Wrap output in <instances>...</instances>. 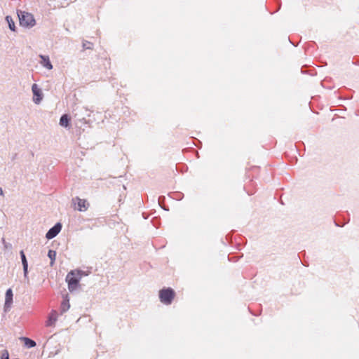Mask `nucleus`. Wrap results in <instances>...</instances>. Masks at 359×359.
I'll use <instances>...</instances> for the list:
<instances>
[{
    "mask_svg": "<svg viewBox=\"0 0 359 359\" xmlns=\"http://www.w3.org/2000/svg\"><path fill=\"white\" fill-rule=\"evenodd\" d=\"M158 295L160 301L163 304L170 305L175 297V292L171 287H164L159 291Z\"/></svg>",
    "mask_w": 359,
    "mask_h": 359,
    "instance_id": "7ed1b4c3",
    "label": "nucleus"
},
{
    "mask_svg": "<svg viewBox=\"0 0 359 359\" xmlns=\"http://www.w3.org/2000/svg\"><path fill=\"white\" fill-rule=\"evenodd\" d=\"M70 307V304L69 302V299H67V297H66L62 302L60 305V312L62 314L63 313H65L67 311L69 310Z\"/></svg>",
    "mask_w": 359,
    "mask_h": 359,
    "instance_id": "ddd939ff",
    "label": "nucleus"
},
{
    "mask_svg": "<svg viewBox=\"0 0 359 359\" xmlns=\"http://www.w3.org/2000/svg\"><path fill=\"white\" fill-rule=\"evenodd\" d=\"M20 339L24 341L25 346L29 348H33L36 345L33 339L28 337H22Z\"/></svg>",
    "mask_w": 359,
    "mask_h": 359,
    "instance_id": "f8f14e48",
    "label": "nucleus"
},
{
    "mask_svg": "<svg viewBox=\"0 0 359 359\" xmlns=\"http://www.w3.org/2000/svg\"><path fill=\"white\" fill-rule=\"evenodd\" d=\"M3 195V190L0 187V196Z\"/></svg>",
    "mask_w": 359,
    "mask_h": 359,
    "instance_id": "aec40b11",
    "label": "nucleus"
},
{
    "mask_svg": "<svg viewBox=\"0 0 359 359\" xmlns=\"http://www.w3.org/2000/svg\"><path fill=\"white\" fill-rule=\"evenodd\" d=\"M70 117L68 114H65L61 116L60 118V125L65 128H68L70 126Z\"/></svg>",
    "mask_w": 359,
    "mask_h": 359,
    "instance_id": "9b49d317",
    "label": "nucleus"
},
{
    "mask_svg": "<svg viewBox=\"0 0 359 359\" xmlns=\"http://www.w3.org/2000/svg\"><path fill=\"white\" fill-rule=\"evenodd\" d=\"M57 320V312L55 311H53L48 316V320L46 322V326L51 327L53 326Z\"/></svg>",
    "mask_w": 359,
    "mask_h": 359,
    "instance_id": "9d476101",
    "label": "nucleus"
},
{
    "mask_svg": "<svg viewBox=\"0 0 359 359\" xmlns=\"http://www.w3.org/2000/svg\"><path fill=\"white\" fill-rule=\"evenodd\" d=\"M74 116H75V117H78V118H77V119H78L79 121H83V123H87V121L86 120V118H85V117H83V118H80L79 117V114H78L77 113H76V114H74Z\"/></svg>",
    "mask_w": 359,
    "mask_h": 359,
    "instance_id": "6ab92c4d",
    "label": "nucleus"
},
{
    "mask_svg": "<svg viewBox=\"0 0 359 359\" xmlns=\"http://www.w3.org/2000/svg\"><path fill=\"white\" fill-rule=\"evenodd\" d=\"M32 90L34 95L33 101L35 104H39L43 100V93L38 87L37 84L34 83L32 86Z\"/></svg>",
    "mask_w": 359,
    "mask_h": 359,
    "instance_id": "39448f33",
    "label": "nucleus"
},
{
    "mask_svg": "<svg viewBox=\"0 0 359 359\" xmlns=\"http://www.w3.org/2000/svg\"><path fill=\"white\" fill-rule=\"evenodd\" d=\"M72 201L76 204L77 201V208H75L80 212L86 211L88 209V203L84 199H81L79 197H75L72 199Z\"/></svg>",
    "mask_w": 359,
    "mask_h": 359,
    "instance_id": "423d86ee",
    "label": "nucleus"
},
{
    "mask_svg": "<svg viewBox=\"0 0 359 359\" xmlns=\"http://www.w3.org/2000/svg\"><path fill=\"white\" fill-rule=\"evenodd\" d=\"M20 25L24 27H32L35 25L36 22L33 15L25 11H18Z\"/></svg>",
    "mask_w": 359,
    "mask_h": 359,
    "instance_id": "f03ea898",
    "label": "nucleus"
},
{
    "mask_svg": "<svg viewBox=\"0 0 359 359\" xmlns=\"http://www.w3.org/2000/svg\"><path fill=\"white\" fill-rule=\"evenodd\" d=\"M1 359H9V354L8 351L4 350L1 354Z\"/></svg>",
    "mask_w": 359,
    "mask_h": 359,
    "instance_id": "f3484780",
    "label": "nucleus"
},
{
    "mask_svg": "<svg viewBox=\"0 0 359 359\" xmlns=\"http://www.w3.org/2000/svg\"><path fill=\"white\" fill-rule=\"evenodd\" d=\"M62 224L60 222H57L53 226H52L46 233V238L48 240H50L55 238L61 231L62 229Z\"/></svg>",
    "mask_w": 359,
    "mask_h": 359,
    "instance_id": "20e7f679",
    "label": "nucleus"
},
{
    "mask_svg": "<svg viewBox=\"0 0 359 359\" xmlns=\"http://www.w3.org/2000/svg\"><path fill=\"white\" fill-rule=\"evenodd\" d=\"M83 273V271L81 270L71 271L67 273L66 281L68 283V290L69 292H72L78 287L81 276Z\"/></svg>",
    "mask_w": 359,
    "mask_h": 359,
    "instance_id": "f257e3e1",
    "label": "nucleus"
},
{
    "mask_svg": "<svg viewBox=\"0 0 359 359\" xmlns=\"http://www.w3.org/2000/svg\"><path fill=\"white\" fill-rule=\"evenodd\" d=\"M13 291L11 288L8 289L6 292V298H5V304H4V310L6 311L11 308V306L13 303Z\"/></svg>",
    "mask_w": 359,
    "mask_h": 359,
    "instance_id": "0eeeda50",
    "label": "nucleus"
},
{
    "mask_svg": "<svg viewBox=\"0 0 359 359\" xmlns=\"http://www.w3.org/2000/svg\"><path fill=\"white\" fill-rule=\"evenodd\" d=\"M6 21L7 22L8 25L9 29L13 32H16V27L15 25L14 20H13L12 17L10 15H7L6 17Z\"/></svg>",
    "mask_w": 359,
    "mask_h": 359,
    "instance_id": "4468645a",
    "label": "nucleus"
},
{
    "mask_svg": "<svg viewBox=\"0 0 359 359\" xmlns=\"http://www.w3.org/2000/svg\"><path fill=\"white\" fill-rule=\"evenodd\" d=\"M164 200H165V197H164V196H159V197H158V203H159V205H161V207L163 209H164V210H168V209L165 208V207H164V206H163V205H162V203H163V201Z\"/></svg>",
    "mask_w": 359,
    "mask_h": 359,
    "instance_id": "a211bd4d",
    "label": "nucleus"
},
{
    "mask_svg": "<svg viewBox=\"0 0 359 359\" xmlns=\"http://www.w3.org/2000/svg\"><path fill=\"white\" fill-rule=\"evenodd\" d=\"M20 258H21V261H22V267H23L24 276H25V278H27V275H28V262H27V259L26 258L25 254L23 250H21L20 252Z\"/></svg>",
    "mask_w": 359,
    "mask_h": 359,
    "instance_id": "1a4fd4ad",
    "label": "nucleus"
},
{
    "mask_svg": "<svg viewBox=\"0 0 359 359\" xmlns=\"http://www.w3.org/2000/svg\"><path fill=\"white\" fill-rule=\"evenodd\" d=\"M39 57L41 58L40 63L43 67L48 70H51L53 68L48 55H39Z\"/></svg>",
    "mask_w": 359,
    "mask_h": 359,
    "instance_id": "6e6552de",
    "label": "nucleus"
},
{
    "mask_svg": "<svg viewBox=\"0 0 359 359\" xmlns=\"http://www.w3.org/2000/svg\"><path fill=\"white\" fill-rule=\"evenodd\" d=\"M48 257L50 259V266H53L56 258V252L53 250H49Z\"/></svg>",
    "mask_w": 359,
    "mask_h": 359,
    "instance_id": "2eb2a0df",
    "label": "nucleus"
},
{
    "mask_svg": "<svg viewBox=\"0 0 359 359\" xmlns=\"http://www.w3.org/2000/svg\"><path fill=\"white\" fill-rule=\"evenodd\" d=\"M83 50H92L93 43L88 41L83 40L82 43Z\"/></svg>",
    "mask_w": 359,
    "mask_h": 359,
    "instance_id": "dca6fc26",
    "label": "nucleus"
}]
</instances>
